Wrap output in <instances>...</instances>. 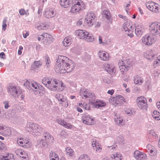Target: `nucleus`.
<instances>
[{
    "label": "nucleus",
    "instance_id": "obj_1",
    "mask_svg": "<svg viewBox=\"0 0 160 160\" xmlns=\"http://www.w3.org/2000/svg\"><path fill=\"white\" fill-rule=\"evenodd\" d=\"M68 59L63 56H58L55 67V71L58 73L69 72L74 68V64L71 61L69 62Z\"/></svg>",
    "mask_w": 160,
    "mask_h": 160
},
{
    "label": "nucleus",
    "instance_id": "obj_2",
    "mask_svg": "<svg viewBox=\"0 0 160 160\" xmlns=\"http://www.w3.org/2000/svg\"><path fill=\"white\" fill-rule=\"evenodd\" d=\"M26 129L28 132L32 133L33 135L40 136L43 132V128L36 123L29 122L27 123Z\"/></svg>",
    "mask_w": 160,
    "mask_h": 160
},
{
    "label": "nucleus",
    "instance_id": "obj_3",
    "mask_svg": "<svg viewBox=\"0 0 160 160\" xmlns=\"http://www.w3.org/2000/svg\"><path fill=\"white\" fill-rule=\"evenodd\" d=\"M24 85L29 90L36 92L37 94L39 92V94H40L41 95H42L41 93L43 94L42 92L39 91V90L43 91V88L36 82L26 80L24 84Z\"/></svg>",
    "mask_w": 160,
    "mask_h": 160
},
{
    "label": "nucleus",
    "instance_id": "obj_4",
    "mask_svg": "<svg viewBox=\"0 0 160 160\" xmlns=\"http://www.w3.org/2000/svg\"><path fill=\"white\" fill-rule=\"evenodd\" d=\"M130 62L129 59L119 61L118 64L119 65V68L122 74H123L124 72H126L130 69Z\"/></svg>",
    "mask_w": 160,
    "mask_h": 160
},
{
    "label": "nucleus",
    "instance_id": "obj_5",
    "mask_svg": "<svg viewBox=\"0 0 160 160\" xmlns=\"http://www.w3.org/2000/svg\"><path fill=\"white\" fill-rule=\"evenodd\" d=\"M149 27L150 32L152 36H160V23L153 22Z\"/></svg>",
    "mask_w": 160,
    "mask_h": 160
},
{
    "label": "nucleus",
    "instance_id": "obj_6",
    "mask_svg": "<svg viewBox=\"0 0 160 160\" xmlns=\"http://www.w3.org/2000/svg\"><path fill=\"white\" fill-rule=\"evenodd\" d=\"M138 107L142 110H147L148 108V104L147 99L143 96L138 97L136 100Z\"/></svg>",
    "mask_w": 160,
    "mask_h": 160
},
{
    "label": "nucleus",
    "instance_id": "obj_7",
    "mask_svg": "<svg viewBox=\"0 0 160 160\" xmlns=\"http://www.w3.org/2000/svg\"><path fill=\"white\" fill-rule=\"evenodd\" d=\"M42 82L50 90L52 89V87L53 84H58V81L56 79H50L48 77L44 78L42 79Z\"/></svg>",
    "mask_w": 160,
    "mask_h": 160
},
{
    "label": "nucleus",
    "instance_id": "obj_8",
    "mask_svg": "<svg viewBox=\"0 0 160 160\" xmlns=\"http://www.w3.org/2000/svg\"><path fill=\"white\" fill-rule=\"evenodd\" d=\"M95 14L91 12L87 13V16L85 18V22L89 26H91L93 24L95 20H96Z\"/></svg>",
    "mask_w": 160,
    "mask_h": 160
},
{
    "label": "nucleus",
    "instance_id": "obj_9",
    "mask_svg": "<svg viewBox=\"0 0 160 160\" xmlns=\"http://www.w3.org/2000/svg\"><path fill=\"white\" fill-rule=\"evenodd\" d=\"M146 6L149 9L154 13H158L160 12V6L154 2H148L146 4Z\"/></svg>",
    "mask_w": 160,
    "mask_h": 160
},
{
    "label": "nucleus",
    "instance_id": "obj_10",
    "mask_svg": "<svg viewBox=\"0 0 160 160\" xmlns=\"http://www.w3.org/2000/svg\"><path fill=\"white\" fill-rule=\"evenodd\" d=\"M142 42L145 45H151L155 42V40L152 36L146 35L142 38Z\"/></svg>",
    "mask_w": 160,
    "mask_h": 160
},
{
    "label": "nucleus",
    "instance_id": "obj_11",
    "mask_svg": "<svg viewBox=\"0 0 160 160\" xmlns=\"http://www.w3.org/2000/svg\"><path fill=\"white\" fill-rule=\"evenodd\" d=\"M80 95L82 96V98H92L94 95L93 93H91L85 88H81L80 91Z\"/></svg>",
    "mask_w": 160,
    "mask_h": 160
},
{
    "label": "nucleus",
    "instance_id": "obj_12",
    "mask_svg": "<svg viewBox=\"0 0 160 160\" xmlns=\"http://www.w3.org/2000/svg\"><path fill=\"white\" fill-rule=\"evenodd\" d=\"M8 92L14 97L17 96H19V94H21V92L18 91V89L14 86H10L8 88Z\"/></svg>",
    "mask_w": 160,
    "mask_h": 160
},
{
    "label": "nucleus",
    "instance_id": "obj_13",
    "mask_svg": "<svg viewBox=\"0 0 160 160\" xmlns=\"http://www.w3.org/2000/svg\"><path fill=\"white\" fill-rule=\"evenodd\" d=\"M55 98L58 101L61 102V104H64V107H67L68 106V104L67 101V98L62 94L57 93L55 95Z\"/></svg>",
    "mask_w": 160,
    "mask_h": 160
},
{
    "label": "nucleus",
    "instance_id": "obj_14",
    "mask_svg": "<svg viewBox=\"0 0 160 160\" xmlns=\"http://www.w3.org/2000/svg\"><path fill=\"white\" fill-rule=\"evenodd\" d=\"M82 119L83 122L87 125H92L94 123V120L88 114L83 115L82 116Z\"/></svg>",
    "mask_w": 160,
    "mask_h": 160
},
{
    "label": "nucleus",
    "instance_id": "obj_15",
    "mask_svg": "<svg viewBox=\"0 0 160 160\" xmlns=\"http://www.w3.org/2000/svg\"><path fill=\"white\" fill-rule=\"evenodd\" d=\"M134 156L135 158L138 160H146V155L138 150L135 151L134 153Z\"/></svg>",
    "mask_w": 160,
    "mask_h": 160
},
{
    "label": "nucleus",
    "instance_id": "obj_16",
    "mask_svg": "<svg viewBox=\"0 0 160 160\" xmlns=\"http://www.w3.org/2000/svg\"><path fill=\"white\" fill-rule=\"evenodd\" d=\"M45 17L50 18L54 17L56 15V12L53 8H47L43 13Z\"/></svg>",
    "mask_w": 160,
    "mask_h": 160
},
{
    "label": "nucleus",
    "instance_id": "obj_17",
    "mask_svg": "<svg viewBox=\"0 0 160 160\" xmlns=\"http://www.w3.org/2000/svg\"><path fill=\"white\" fill-rule=\"evenodd\" d=\"M105 70L111 75L114 74L116 71L114 66L111 64H107L104 66Z\"/></svg>",
    "mask_w": 160,
    "mask_h": 160
},
{
    "label": "nucleus",
    "instance_id": "obj_18",
    "mask_svg": "<svg viewBox=\"0 0 160 160\" xmlns=\"http://www.w3.org/2000/svg\"><path fill=\"white\" fill-rule=\"evenodd\" d=\"M75 33L79 38L82 39H85L86 35L88 34V32L81 29L76 31Z\"/></svg>",
    "mask_w": 160,
    "mask_h": 160
},
{
    "label": "nucleus",
    "instance_id": "obj_19",
    "mask_svg": "<svg viewBox=\"0 0 160 160\" xmlns=\"http://www.w3.org/2000/svg\"><path fill=\"white\" fill-rule=\"evenodd\" d=\"M82 6L72 5L70 11L72 12L75 13L79 12L81 10L85 8V6H83L82 4Z\"/></svg>",
    "mask_w": 160,
    "mask_h": 160
},
{
    "label": "nucleus",
    "instance_id": "obj_20",
    "mask_svg": "<svg viewBox=\"0 0 160 160\" xmlns=\"http://www.w3.org/2000/svg\"><path fill=\"white\" fill-rule=\"evenodd\" d=\"M92 145L93 149H95L97 152H100L102 150V148L100 147V145L98 142L96 141L95 139H92Z\"/></svg>",
    "mask_w": 160,
    "mask_h": 160
},
{
    "label": "nucleus",
    "instance_id": "obj_21",
    "mask_svg": "<svg viewBox=\"0 0 160 160\" xmlns=\"http://www.w3.org/2000/svg\"><path fill=\"white\" fill-rule=\"evenodd\" d=\"M92 103L94 107L97 108L104 107L106 105V103L99 100H94L92 102Z\"/></svg>",
    "mask_w": 160,
    "mask_h": 160
},
{
    "label": "nucleus",
    "instance_id": "obj_22",
    "mask_svg": "<svg viewBox=\"0 0 160 160\" xmlns=\"http://www.w3.org/2000/svg\"><path fill=\"white\" fill-rule=\"evenodd\" d=\"M53 84L52 87V89L51 90L53 91H61L63 90L64 88V87L62 83L59 84L58 85Z\"/></svg>",
    "mask_w": 160,
    "mask_h": 160
},
{
    "label": "nucleus",
    "instance_id": "obj_23",
    "mask_svg": "<svg viewBox=\"0 0 160 160\" xmlns=\"http://www.w3.org/2000/svg\"><path fill=\"white\" fill-rule=\"evenodd\" d=\"M98 55L101 59L103 61H107L109 60V55L103 51H100Z\"/></svg>",
    "mask_w": 160,
    "mask_h": 160
},
{
    "label": "nucleus",
    "instance_id": "obj_24",
    "mask_svg": "<svg viewBox=\"0 0 160 160\" xmlns=\"http://www.w3.org/2000/svg\"><path fill=\"white\" fill-rule=\"evenodd\" d=\"M115 122L118 125L122 126L124 125V122L122 117L120 115H115L114 118Z\"/></svg>",
    "mask_w": 160,
    "mask_h": 160
},
{
    "label": "nucleus",
    "instance_id": "obj_25",
    "mask_svg": "<svg viewBox=\"0 0 160 160\" xmlns=\"http://www.w3.org/2000/svg\"><path fill=\"white\" fill-rule=\"evenodd\" d=\"M143 31V28H142L140 24H138L136 26L135 33L138 37H140L142 35Z\"/></svg>",
    "mask_w": 160,
    "mask_h": 160
},
{
    "label": "nucleus",
    "instance_id": "obj_26",
    "mask_svg": "<svg viewBox=\"0 0 160 160\" xmlns=\"http://www.w3.org/2000/svg\"><path fill=\"white\" fill-rule=\"evenodd\" d=\"M21 139L17 141V143L20 146L23 147L24 148H29L31 146V144L29 142H23L21 141Z\"/></svg>",
    "mask_w": 160,
    "mask_h": 160
},
{
    "label": "nucleus",
    "instance_id": "obj_27",
    "mask_svg": "<svg viewBox=\"0 0 160 160\" xmlns=\"http://www.w3.org/2000/svg\"><path fill=\"white\" fill-rule=\"evenodd\" d=\"M72 41V39L70 36H67L64 39L62 43L65 47H68L69 46Z\"/></svg>",
    "mask_w": 160,
    "mask_h": 160
},
{
    "label": "nucleus",
    "instance_id": "obj_28",
    "mask_svg": "<svg viewBox=\"0 0 160 160\" xmlns=\"http://www.w3.org/2000/svg\"><path fill=\"white\" fill-rule=\"evenodd\" d=\"M15 152L17 155L20 156L21 157L23 158L24 160V159H26L27 155L22 150L20 149H17L15 150Z\"/></svg>",
    "mask_w": 160,
    "mask_h": 160
},
{
    "label": "nucleus",
    "instance_id": "obj_29",
    "mask_svg": "<svg viewBox=\"0 0 160 160\" xmlns=\"http://www.w3.org/2000/svg\"><path fill=\"white\" fill-rule=\"evenodd\" d=\"M0 160H14L13 155L8 154L6 156L0 155Z\"/></svg>",
    "mask_w": 160,
    "mask_h": 160
},
{
    "label": "nucleus",
    "instance_id": "obj_30",
    "mask_svg": "<svg viewBox=\"0 0 160 160\" xmlns=\"http://www.w3.org/2000/svg\"><path fill=\"white\" fill-rule=\"evenodd\" d=\"M134 81L135 83L139 85H141L143 82L142 78L138 76H136L134 77Z\"/></svg>",
    "mask_w": 160,
    "mask_h": 160
},
{
    "label": "nucleus",
    "instance_id": "obj_31",
    "mask_svg": "<svg viewBox=\"0 0 160 160\" xmlns=\"http://www.w3.org/2000/svg\"><path fill=\"white\" fill-rule=\"evenodd\" d=\"M68 0H60V5L64 8H68L70 6V2Z\"/></svg>",
    "mask_w": 160,
    "mask_h": 160
},
{
    "label": "nucleus",
    "instance_id": "obj_32",
    "mask_svg": "<svg viewBox=\"0 0 160 160\" xmlns=\"http://www.w3.org/2000/svg\"><path fill=\"white\" fill-rule=\"evenodd\" d=\"M156 135V134L153 130H151L148 131V136L149 138L148 140L150 142H152L153 141V138Z\"/></svg>",
    "mask_w": 160,
    "mask_h": 160
},
{
    "label": "nucleus",
    "instance_id": "obj_33",
    "mask_svg": "<svg viewBox=\"0 0 160 160\" xmlns=\"http://www.w3.org/2000/svg\"><path fill=\"white\" fill-rule=\"evenodd\" d=\"M112 158L113 160H121L122 157L120 153L118 152L114 154Z\"/></svg>",
    "mask_w": 160,
    "mask_h": 160
},
{
    "label": "nucleus",
    "instance_id": "obj_34",
    "mask_svg": "<svg viewBox=\"0 0 160 160\" xmlns=\"http://www.w3.org/2000/svg\"><path fill=\"white\" fill-rule=\"evenodd\" d=\"M94 39L93 36L88 32V34L86 35L84 39L87 42H91L94 41Z\"/></svg>",
    "mask_w": 160,
    "mask_h": 160
},
{
    "label": "nucleus",
    "instance_id": "obj_35",
    "mask_svg": "<svg viewBox=\"0 0 160 160\" xmlns=\"http://www.w3.org/2000/svg\"><path fill=\"white\" fill-rule=\"evenodd\" d=\"M103 17L105 18L108 20L110 19L111 17L110 13L109 11L108 10H104L103 11L102 13Z\"/></svg>",
    "mask_w": 160,
    "mask_h": 160
},
{
    "label": "nucleus",
    "instance_id": "obj_36",
    "mask_svg": "<svg viewBox=\"0 0 160 160\" xmlns=\"http://www.w3.org/2000/svg\"><path fill=\"white\" fill-rule=\"evenodd\" d=\"M153 118L157 120H160V113L157 111H154L152 114Z\"/></svg>",
    "mask_w": 160,
    "mask_h": 160
},
{
    "label": "nucleus",
    "instance_id": "obj_37",
    "mask_svg": "<svg viewBox=\"0 0 160 160\" xmlns=\"http://www.w3.org/2000/svg\"><path fill=\"white\" fill-rule=\"evenodd\" d=\"M4 131L2 133L3 135L6 136H9L11 134L10 129L9 127H4Z\"/></svg>",
    "mask_w": 160,
    "mask_h": 160
},
{
    "label": "nucleus",
    "instance_id": "obj_38",
    "mask_svg": "<svg viewBox=\"0 0 160 160\" xmlns=\"http://www.w3.org/2000/svg\"><path fill=\"white\" fill-rule=\"evenodd\" d=\"M72 5H82V4L83 6H85L84 3L81 0H72Z\"/></svg>",
    "mask_w": 160,
    "mask_h": 160
},
{
    "label": "nucleus",
    "instance_id": "obj_39",
    "mask_svg": "<svg viewBox=\"0 0 160 160\" xmlns=\"http://www.w3.org/2000/svg\"><path fill=\"white\" fill-rule=\"evenodd\" d=\"M37 28L38 30H45L48 28V26L45 23H41L39 25L37 26Z\"/></svg>",
    "mask_w": 160,
    "mask_h": 160
},
{
    "label": "nucleus",
    "instance_id": "obj_40",
    "mask_svg": "<svg viewBox=\"0 0 160 160\" xmlns=\"http://www.w3.org/2000/svg\"><path fill=\"white\" fill-rule=\"evenodd\" d=\"M116 101V103L118 104L120 102H122L123 101V98L121 95H118L114 98Z\"/></svg>",
    "mask_w": 160,
    "mask_h": 160
},
{
    "label": "nucleus",
    "instance_id": "obj_41",
    "mask_svg": "<svg viewBox=\"0 0 160 160\" xmlns=\"http://www.w3.org/2000/svg\"><path fill=\"white\" fill-rule=\"evenodd\" d=\"M147 54L148 55L147 58L148 59L150 60L153 59L155 56L154 54H153L151 51L148 52Z\"/></svg>",
    "mask_w": 160,
    "mask_h": 160
},
{
    "label": "nucleus",
    "instance_id": "obj_42",
    "mask_svg": "<svg viewBox=\"0 0 160 160\" xmlns=\"http://www.w3.org/2000/svg\"><path fill=\"white\" fill-rule=\"evenodd\" d=\"M61 125L68 129L71 128L72 127V125L68 123H67L64 121H62V123H61Z\"/></svg>",
    "mask_w": 160,
    "mask_h": 160
},
{
    "label": "nucleus",
    "instance_id": "obj_43",
    "mask_svg": "<svg viewBox=\"0 0 160 160\" xmlns=\"http://www.w3.org/2000/svg\"><path fill=\"white\" fill-rule=\"evenodd\" d=\"M66 151L67 154L70 156H72L73 155V152L72 149L69 148H67L66 149Z\"/></svg>",
    "mask_w": 160,
    "mask_h": 160
},
{
    "label": "nucleus",
    "instance_id": "obj_44",
    "mask_svg": "<svg viewBox=\"0 0 160 160\" xmlns=\"http://www.w3.org/2000/svg\"><path fill=\"white\" fill-rule=\"evenodd\" d=\"M153 65L155 67L160 66V56L157 57L156 60H155L153 62Z\"/></svg>",
    "mask_w": 160,
    "mask_h": 160
},
{
    "label": "nucleus",
    "instance_id": "obj_45",
    "mask_svg": "<svg viewBox=\"0 0 160 160\" xmlns=\"http://www.w3.org/2000/svg\"><path fill=\"white\" fill-rule=\"evenodd\" d=\"M130 25L128 23H124L122 26V30L126 32L130 28Z\"/></svg>",
    "mask_w": 160,
    "mask_h": 160
},
{
    "label": "nucleus",
    "instance_id": "obj_46",
    "mask_svg": "<svg viewBox=\"0 0 160 160\" xmlns=\"http://www.w3.org/2000/svg\"><path fill=\"white\" fill-rule=\"evenodd\" d=\"M41 37H42V39H46L48 38H52V36L49 34L47 33H44L41 35Z\"/></svg>",
    "mask_w": 160,
    "mask_h": 160
},
{
    "label": "nucleus",
    "instance_id": "obj_47",
    "mask_svg": "<svg viewBox=\"0 0 160 160\" xmlns=\"http://www.w3.org/2000/svg\"><path fill=\"white\" fill-rule=\"evenodd\" d=\"M78 160H89V158L87 155L84 154L81 155Z\"/></svg>",
    "mask_w": 160,
    "mask_h": 160
},
{
    "label": "nucleus",
    "instance_id": "obj_48",
    "mask_svg": "<svg viewBox=\"0 0 160 160\" xmlns=\"http://www.w3.org/2000/svg\"><path fill=\"white\" fill-rule=\"evenodd\" d=\"M44 59L45 61H46V66L48 68L49 66V64L51 62L48 56L46 55L44 57Z\"/></svg>",
    "mask_w": 160,
    "mask_h": 160
},
{
    "label": "nucleus",
    "instance_id": "obj_49",
    "mask_svg": "<svg viewBox=\"0 0 160 160\" xmlns=\"http://www.w3.org/2000/svg\"><path fill=\"white\" fill-rule=\"evenodd\" d=\"M52 40L53 38L52 37V38H48L44 39L43 42L44 44H49L52 42Z\"/></svg>",
    "mask_w": 160,
    "mask_h": 160
},
{
    "label": "nucleus",
    "instance_id": "obj_50",
    "mask_svg": "<svg viewBox=\"0 0 160 160\" xmlns=\"http://www.w3.org/2000/svg\"><path fill=\"white\" fill-rule=\"evenodd\" d=\"M117 140L118 142L120 144L124 143V141L123 138L122 136L118 137L117 138Z\"/></svg>",
    "mask_w": 160,
    "mask_h": 160
},
{
    "label": "nucleus",
    "instance_id": "obj_51",
    "mask_svg": "<svg viewBox=\"0 0 160 160\" xmlns=\"http://www.w3.org/2000/svg\"><path fill=\"white\" fill-rule=\"evenodd\" d=\"M102 79L104 82L107 84H109L110 82V81L109 80V78L108 76H105L103 77Z\"/></svg>",
    "mask_w": 160,
    "mask_h": 160
},
{
    "label": "nucleus",
    "instance_id": "obj_52",
    "mask_svg": "<svg viewBox=\"0 0 160 160\" xmlns=\"http://www.w3.org/2000/svg\"><path fill=\"white\" fill-rule=\"evenodd\" d=\"M67 136V132L64 131L62 130L60 134V136L61 138H66Z\"/></svg>",
    "mask_w": 160,
    "mask_h": 160
},
{
    "label": "nucleus",
    "instance_id": "obj_53",
    "mask_svg": "<svg viewBox=\"0 0 160 160\" xmlns=\"http://www.w3.org/2000/svg\"><path fill=\"white\" fill-rule=\"evenodd\" d=\"M33 64L35 66V68H36L40 67L42 65L41 62L40 61H35L34 62Z\"/></svg>",
    "mask_w": 160,
    "mask_h": 160
},
{
    "label": "nucleus",
    "instance_id": "obj_54",
    "mask_svg": "<svg viewBox=\"0 0 160 160\" xmlns=\"http://www.w3.org/2000/svg\"><path fill=\"white\" fill-rule=\"evenodd\" d=\"M6 21L7 19L5 18H4L3 21L2 22V30L4 31H5L7 27V24H6Z\"/></svg>",
    "mask_w": 160,
    "mask_h": 160
},
{
    "label": "nucleus",
    "instance_id": "obj_55",
    "mask_svg": "<svg viewBox=\"0 0 160 160\" xmlns=\"http://www.w3.org/2000/svg\"><path fill=\"white\" fill-rule=\"evenodd\" d=\"M28 10H27L26 11L25 10L23 9H20L19 11V13L20 15H23L24 14H27V11Z\"/></svg>",
    "mask_w": 160,
    "mask_h": 160
},
{
    "label": "nucleus",
    "instance_id": "obj_56",
    "mask_svg": "<svg viewBox=\"0 0 160 160\" xmlns=\"http://www.w3.org/2000/svg\"><path fill=\"white\" fill-rule=\"evenodd\" d=\"M125 112L127 114H128L129 116H131L132 115L133 113L131 109H127L125 111Z\"/></svg>",
    "mask_w": 160,
    "mask_h": 160
},
{
    "label": "nucleus",
    "instance_id": "obj_57",
    "mask_svg": "<svg viewBox=\"0 0 160 160\" xmlns=\"http://www.w3.org/2000/svg\"><path fill=\"white\" fill-rule=\"evenodd\" d=\"M49 133L47 132H44L43 133L44 137L46 140L49 139Z\"/></svg>",
    "mask_w": 160,
    "mask_h": 160
},
{
    "label": "nucleus",
    "instance_id": "obj_58",
    "mask_svg": "<svg viewBox=\"0 0 160 160\" xmlns=\"http://www.w3.org/2000/svg\"><path fill=\"white\" fill-rule=\"evenodd\" d=\"M99 42L100 44H101L102 45H105L107 44L106 43L102 41V38L101 36H99Z\"/></svg>",
    "mask_w": 160,
    "mask_h": 160
},
{
    "label": "nucleus",
    "instance_id": "obj_59",
    "mask_svg": "<svg viewBox=\"0 0 160 160\" xmlns=\"http://www.w3.org/2000/svg\"><path fill=\"white\" fill-rule=\"evenodd\" d=\"M3 104L5 105L4 108L5 109H8L9 107V106L8 105L9 102L8 101H5L3 102Z\"/></svg>",
    "mask_w": 160,
    "mask_h": 160
},
{
    "label": "nucleus",
    "instance_id": "obj_60",
    "mask_svg": "<svg viewBox=\"0 0 160 160\" xmlns=\"http://www.w3.org/2000/svg\"><path fill=\"white\" fill-rule=\"evenodd\" d=\"M130 28H129L128 30V33H133L134 30L133 28H132V26H130Z\"/></svg>",
    "mask_w": 160,
    "mask_h": 160
},
{
    "label": "nucleus",
    "instance_id": "obj_61",
    "mask_svg": "<svg viewBox=\"0 0 160 160\" xmlns=\"http://www.w3.org/2000/svg\"><path fill=\"white\" fill-rule=\"evenodd\" d=\"M0 57L3 59H6V57L3 52H2L0 53Z\"/></svg>",
    "mask_w": 160,
    "mask_h": 160
},
{
    "label": "nucleus",
    "instance_id": "obj_62",
    "mask_svg": "<svg viewBox=\"0 0 160 160\" xmlns=\"http://www.w3.org/2000/svg\"><path fill=\"white\" fill-rule=\"evenodd\" d=\"M56 153L55 152H52L51 151L50 153V159L52 157H53L54 156H56L57 155Z\"/></svg>",
    "mask_w": 160,
    "mask_h": 160
},
{
    "label": "nucleus",
    "instance_id": "obj_63",
    "mask_svg": "<svg viewBox=\"0 0 160 160\" xmlns=\"http://www.w3.org/2000/svg\"><path fill=\"white\" fill-rule=\"evenodd\" d=\"M23 48V47L22 46L19 47V49L18 52V55H20L22 54V52L21 51V50H22Z\"/></svg>",
    "mask_w": 160,
    "mask_h": 160
},
{
    "label": "nucleus",
    "instance_id": "obj_64",
    "mask_svg": "<svg viewBox=\"0 0 160 160\" xmlns=\"http://www.w3.org/2000/svg\"><path fill=\"white\" fill-rule=\"evenodd\" d=\"M147 148L148 150H150L152 149H153V147L151 144H148L147 146Z\"/></svg>",
    "mask_w": 160,
    "mask_h": 160
}]
</instances>
